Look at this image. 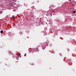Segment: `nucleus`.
I'll use <instances>...</instances> for the list:
<instances>
[{
  "label": "nucleus",
  "mask_w": 76,
  "mask_h": 76,
  "mask_svg": "<svg viewBox=\"0 0 76 76\" xmlns=\"http://www.w3.org/2000/svg\"><path fill=\"white\" fill-rule=\"evenodd\" d=\"M15 17V16H14V15H13L12 18L13 19L14 18H15V17Z\"/></svg>",
  "instance_id": "4"
},
{
  "label": "nucleus",
  "mask_w": 76,
  "mask_h": 76,
  "mask_svg": "<svg viewBox=\"0 0 76 76\" xmlns=\"http://www.w3.org/2000/svg\"><path fill=\"white\" fill-rule=\"evenodd\" d=\"M73 13H76V11H74L73 12Z\"/></svg>",
  "instance_id": "3"
},
{
  "label": "nucleus",
  "mask_w": 76,
  "mask_h": 76,
  "mask_svg": "<svg viewBox=\"0 0 76 76\" xmlns=\"http://www.w3.org/2000/svg\"><path fill=\"white\" fill-rule=\"evenodd\" d=\"M0 32L1 34H3V30H1V31Z\"/></svg>",
  "instance_id": "1"
},
{
  "label": "nucleus",
  "mask_w": 76,
  "mask_h": 76,
  "mask_svg": "<svg viewBox=\"0 0 76 76\" xmlns=\"http://www.w3.org/2000/svg\"><path fill=\"white\" fill-rule=\"evenodd\" d=\"M18 55H19V56H20V53H19V54L17 56H18Z\"/></svg>",
  "instance_id": "5"
},
{
  "label": "nucleus",
  "mask_w": 76,
  "mask_h": 76,
  "mask_svg": "<svg viewBox=\"0 0 76 76\" xmlns=\"http://www.w3.org/2000/svg\"><path fill=\"white\" fill-rule=\"evenodd\" d=\"M0 13H2V12L0 11Z\"/></svg>",
  "instance_id": "6"
},
{
  "label": "nucleus",
  "mask_w": 76,
  "mask_h": 76,
  "mask_svg": "<svg viewBox=\"0 0 76 76\" xmlns=\"http://www.w3.org/2000/svg\"><path fill=\"white\" fill-rule=\"evenodd\" d=\"M33 17H34V15L33 16Z\"/></svg>",
  "instance_id": "7"
},
{
  "label": "nucleus",
  "mask_w": 76,
  "mask_h": 76,
  "mask_svg": "<svg viewBox=\"0 0 76 76\" xmlns=\"http://www.w3.org/2000/svg\"><path fill=\"white\" fill-rule=\"evenodd\" d=\"M45 47L43 46L42 48V49H43V50H45Z\"/></svg>",
  "instance_id": "2"
}]
</instances>
